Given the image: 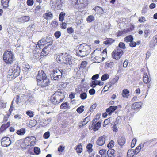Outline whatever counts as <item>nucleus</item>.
<instances>
[{
  "mask_svg": "<svg viewBox=\"0 0 157 157\" xmlns=\"http://www.w3.org/2000/svg\"><path fill=\"white\" fill-rule=\"evenodd\" d=\"M64 147L60 146L58 147V150L59 152H62L64 150Z\"/></svg>",
  "mask_w": 157,
  "mask_h": 157,
  "instance_id": "nucleus-56",
  "label": "nucleus"
},
{
  "mask_svg": "<svg viewBox=\"0 0 157 157\" xmlns=\"http://www.w3.org/2000/svg\"><path fill=\"white\" fill-rule=\"evenodd\" d=\"M36 139L35 137L34 136H31L30 137H28L26 138L25 141H26V140L27 141H30V145L33 146L35 143V140Z\"/></svg>",
  "mask_w": 157,
  "mask_h": 157,
  "instance_id": "nucleus-18",
  "label": "nucleus"
},
{
  "mask_svg": "<svg viewBox=\"0 0 157 157\" xmlns=\"http://www.w3.org/2000/svg\"><path fill=\"white\" fill-rule=\"evenodd\" d=\"M63 70H53L52 73L50 74L51 78L52 80H59L62 77L63 74Z\"/></svg>",
  "mask_w": 157,
  "mask_h": 157,
  "instance_id": "nucleus-7",
  "label": "nucleus"
},
{
  "mask_svg": "<svg viewBox=\"0 0 157 157\" xmlns=\"http://www.w3.org/2000/svg\"><path fill=\"white\" fill-rule=\"evenodd\" d=\"M50 136V133L48 132H47L45 133L43 135V137L45 139H47Z\"/></svg>",
  "mask_w": 157,
  "mask_h": 157,
  "instance_id": "nucleus-55",
  "label": "nucleus"
},
{
  "mask_svg": "<svg viewBox=\"0 0 157 157\" xmlns=\"http://www.w3.org/2000/svg\"><path fill=\"white\" fill-rule=\"evenodd\" d=\"M26 114L27 115L29 116L30 117H33L34 114L32 111L30 110L27 111L26 112Z\"/></svg>",
  "mask_w": 157,
  "mask_h": 157,
  "instance_id": "nucleus-48",
  "label": "nucleus"
},
{
  "mask_svg": "<svg viewBox=\"0 0 157 157\" xmlns=\"http://www.w3.org/2000/svg\"><path fill=\"white\" fill-rule=\"evenodd\" d=\"M84 106H81L77 109V111L79 113H81L84 110L83 109Z\"/></svg>",
  "mask_w": 157,
  "mask_h": 157,
  "instance_id": "nucleus-45",
  "label": "nucleus"
},
{
  "mask_svg": "<svg viewBox=\"0 0 157 157\" xmlns=\"http://www.w3.org/2000/svg\"><path fill=\"white\" fill-rule=\"evenodd\" d=\"M48 37H47L45 39H42L41 40L38 41L35 49V51H37V53L40 52V49L41 48V47H42L44 44H46V43L49 44H48L47 45V46L50 45L52 44L53 42L52 41V40L50 41H48Z\"/></svg>",
  "mask_w": 157,
  "mask_h": 157,
  "instance_id": "nucleus-6",
  "label": "nucleus"
},
{
  "mask_svg": "<svg viewBox=\"0 0 157 157\" xmlns=\"http://www.w3.org/2000/svg\"><path fill=\"white\" fill-rule=\"evenodd\" d=\"M10 0H2L1 3L2 6L4 8H7L8 6V4Z\"/></svg>",
  "mask_w": 157,
  "mask_h": 157,
  "instance_id": "nucleus-24",
  "label": "nucleus"
},
{
  "mask_svg": "<svg viewBox=\"0 0 157 157\" xmlns=\"http://www.w3.org/2000/svg\"><path fill=\"white\" fill-rule=\"evenodd\" d=\"M75 3L79 8H83L88 5V2L87 0H76Z\"/></svg>",
  "mask_w": 157,
  "mask_h": 157,
  "instance_id": "nucleus-11",
  "label": "nucleus"
},
{
  "mask_svg": "<svg viewBox=\"0 0 157 157\" xmlns=\"http://www.w3.org/2000/svg\"><path fill=\"white\" fill-rule=\"evenodd\" d=\"M63 96L62 93L58 91L51 97L50 99L51 102L53 104H58L63 101Z\"/></svg>",
  "mask_w": 157,
  "mask_h": 157,
  "instance_id": "nucleus-4",
  "label": "nucleus"
},
{
  "mask_svg": "<svg viewBox=\"0 0 157 157\" xmlns=\"http://www.w3.org/2000/svg\"><path fill=\"white\" fill-rule=\"evenodd\" d=\"M95 12L97 13L100 14L102 13L103 12V10L101 8L99 7H96L94 9Z\"/></svg>",
  "mask_w": 157,
  "mask_h": 157,
  "instance_id": "nucleus-35",
  "label": "nucleus"
},
{
  "mask_svg": "<svg viewBox=\"0 0 157 157\" xmlns=\"http://www.w3.org/2000/svg\"><path fill=\"white\" fill-rule=\"evenodd\" d=\"M3 58L6 63L11 64L15 60V57L13 53L11 51H6L3 53Z\"/></svg>",
  "mask_w": 157,
  "mask_h": 157,
  "instance_id": "nucleus-3",
  "label": "nucleus"
},
{
  "mask_svg": "<svg viewBox=\"0 0 157 157\" xmlns=\"http://www.w3.org/2000/svg\"><path fill=\"white\" fill-rule=\"evenodd\" d=\"M99 75L98 74H95L92 77L91 79L93 80H96L98 79L99 77Z\"/></svg>",
  "mask_w": 157,
  "mask_h": 157,
  "instance_id": "nucleus-60",
  "label": "nucleus"
},
{
  "mask_svg": "<svg viewBox=\"0 0 157 157\" xmlns=\"http://www.w3.org/2000/svg\"><path fill=\"white\" fill-rule=\"evenodd\" d=\"M129 92L127 89H124L122 91V96L124 98H127L129 96Z\"/></svg>",
  "mask_w": 157,
  "mask_h": 157,
  "instance_id": "nucleus-28",
  "label": "nucleus"
},
{
  "mask_svg": "<svg viewBox=\"0 0 157 157\" xmlns=\"http://www.w3.org/2000/svg\"><path fill=\"white\" fill-rule=\"evenodd\" d=\"M27 5L29 6H31L33 3V0H27Z\"/></svg>",
  "mask_w": 157,
  "mask_h": 157,
  "instance_id": "nucleus-63",
  "label": "nucleus"
},
{
  "mask_svg": "<svg viewBox=\"0 0 157 157\" xmlns=\"http://www.w3.org/2000/svg\"><path fill=\"white\" fill-rule=\"evenodd\" d=\"M10 126L9 123H7L6 124L2 125L0 128V132L5 130Z\"/></svg>",
  "mask_w": 157,
  "mask_h": 157,
  "instance_id": "nucleus-26",
  "label": "nucleus"
},
{
  "mask_svg": "<svg viewBox=\"0 0 157 157\" xmlns=\"http://www.w3.org/2000/svg\"><path fill=\"white\" fill-rule=\"evenodd\" d=\"M97 104H93L92 105V106L90 107V112L93 111L94 109L96 108L97 106Z\"/></svg>",
  "mask_w": 157,
  "mask_h": 157,
  "instance_id": "nucleus-53",
  "label": "nucleus"
},
{
  "mask_svg": "<svg viewBox=\"0 0 157 157\" xmlns=\"http://www.w3.org/2000/svg\"><path fill=\"white\" fill-rule=\"evenodd\" d=\"M56 60L59 63H63L69 65H71L72 63L71 56L66 54H62L58 56L56 58Z\"/></svg>",
  "mask_w": 157,
  "mask_h": 157,
  "instance_id": "nucleus-2",
  "label": "nucleus"
},
{
  "mask_svg": "<svg viewBox=\"0 0 157 157\" xmlns=\"http://www.w3.org/2000/svg\"><path fill=\"white\" fill-rule=\"evenodd\" d=\"M90 47L87 45H80L78 49L76 51L77 56L80 57L87 56L90 53Z\"/></svg>",
  "mask_w": 157,
  "mask_h": 157,
  "instance_id": "nucleus-1",
  "label": "nucleus"
},
{
  "mask_svg": "<svg viewBox=\"0 0 157 157\" xmlns=\"http://www.w3.org/2000/svg\"><path fill=\"white\" fill-rule=\"evenodd\" d=\"M92 145L90 143H89L86 146V148L87 149V151L89 153L92 152L93 149L92 148Z\"/></svg>",
  "mask_w": 157,
  "mask_h": 157,
  "instance_id": "nucleus-32",
  "label": "nucleus"
},
{
  "mask_svg": "<svg viewBox=\"0 0 157 157\" xmlns=\"http://www.w3.org/2000/svg\"><path fill=\"white\" fill-rule=\"evenodd\" d=\"M65 13L63 12H61L59 15V21H62L64 18V16L65 15Z\"/></svg>",
  "mask_w": 157,
  "mask_h": 157,
  "instance_id": "nucleus-39",
  "label": "nucleus"
},
{
  "mask_svg": "<svg viewBox=\"0 0 157 157\" xmlns=\"http://www.w3.org/2000/svg\"><path fill=\"white\" fill-rule=\"evenodd\" d=\"M6 106V103L4 102H1L0 103V108L3 109L5 108Z\"/></svg>",
  "mask_w": 157,
  "mask_h": 157,
  "instance_id": "nucleus-59",
  "label": "nucleus"
},
{
  "mask_svg": "<svg viewBox=\"0 0 157 157\" xmlns=\"http://www.w3.org/2000/svg\"><path fill=\"white\" fill-rule=\"evenodd\" d=\"M25 132V128L17 130V133L19 135H24Z\"/></svg>",
  "mask_w": 157,
  "mask_h": 157,
  "instance_id": "nucleus-31",
  "label": "nucleus"
},
{
  "mask_svg": "<svg viewBox=\"0 0 157 157\" xmlns=\"http://www.w3.org/2000/svg\"><path fill=\"white\" fill-rule=\"evenodd\" d=\"M95 80L92 81L90 83V86L92 88H94L95 86Z\"/></svg>",
  "mask_w": 157,
  "mask_h": 157,
  "instance_id": "nucleus-58",
  "label": "nucleus"
},
{
  "mask_svg": "<svg viewBox=\"0 0 157 157\" xmlns=\"http://www.w3.org/2000/svg\"><path fill=\"white\" fill-rule=\"evenodd\" d=\"M117 108V106H111L106 109V112L108 114L110 115Z\"/></svg>",
  "mask_w": 157,
  "mask_h": 157,
  "instance_id": "nucleus-19",
  "label": "nucleus"
},
{
  "mask_svg": "<svg viewBox=\"0 0 157 157\" xmlns=\"http://www.w3.org/2000/svg\"><path fill=\"white\" fill-rule=\"evenodd\" d=\"M77 152L78 153H81L82 150V146L81 143L79 144L78 145L76 146V149Z\"/></svg>",
  "mask_w": 157,
  "mask_h": 157,
  "instance_id": "nucleus-30",
  "label": "nucleus"
},
{
  "mask_svg": "<svg viewBox=\"0 0 157 157\" xmlns=\"http://www.w3.org/2000/svg\"><path fill=\"white\" fill-rule=\"evenodd\" d=\"M80 97L82 100H84L87 98V94L85 92L82 93L80 94Z\"/></svg>",
  "mask_w": 157,
  "mask_h": 157,
  "instance_id": "nucleus-43",
  "label": "nucleus"
},
{
  "mask_svg": "<svg viewBox=\"0 0 157 157\" xmlns=\"http://www.w3.org/2000/svg\"><path fill=\"white\" fill-rule=\"evenodd\" d=\"M30 19V17L28 16H23L21 17L20 19V20L21 23H24L28 21Z\"/></svg>",
  "mask_w": 157,
  "mask_h": 157,
  "instance_id": "nucleus-23",
  "label": "nucleus"
},
{
  "mask_svg": "<svg viewBox=\"0 0 157 157\" xmlns=\"http://www.w3.org/2000/svg\"><path fill=\"white\" fill-rule=\"evenodd\" d=\"M60 109H63L67 108H70V106L69 104L67 102H65V103H62L60 106Z\"/></svg>",
  "mask_w": 157,
  "mask_h": 157,
  "instance_id": "nucleus-27",
  "label": "nucleus"
},
{
  "mask_svg": "<svg viewBox=\"0 0 157 157\" xmlns=\"http://www.w3.org/2000/svg\"><path fill=\"white\" fill-rule=\"evenodd\" d=\"M47 78L46 74L44 73L43 71L41 70L39 71L36 76V79L38 81H40Z\"/></svg>",
  "mask_w": 157,
  "mask_h": 157,
  "instance_id": "nucleus-13",
  "label": "nucleus"
},
{
  "mask_svg": "<svg viewBox=\"0 0 157 157\" xmlns=\"http://www.w3.org/2000/svg\"><path fill=\"white\" fill-rule=\"evenodd\" d=\"M106 136L103 135L98 138L96 141L97 144L99 146L103 145L105 141Z\"/></svg>",
  "mask_w": 157,
  "mask_h": 157,
  "instance_id": "nucleus-14",
  "label": "nucleus"
},
{
  "mask_svg": "<svg viewBox=\"0 0 157 157\" xmlns=\"http://www.w3.org/2000/svg\"><path fill=\"white\" fill-rule=\"evenodd\" d=\"M87 62L86 61H83L82 62L80 66L79 67V69L84 68L86 66Z\"/></svg>",
  "mask_w": 157,
  "mask_h": 157,
  "instance_id": "nucleus-37",
  "label": "nucleus"
},
{
  "mask_svg": "<svg viewBox=\"0 0 157 157\" xmlns=\"http://www.w3.org/2000/svg\"><path fill=\"white\" fill-rule=\"evenodd\" d=\"M146 21V20L144 17L142 16L139 17V21L140 23H144Z\"/></svg>",
  "mask_w": 157,
  "mask_h": 157,
  "instance_id": "nucleus-51",
  "label": "nucleus"
},
{
  "mask_svg": "<svg viewBox=\"0 0 157 157\" xmlns=\"http://www.w3.org/2000/svg\"><path fill=\"white\" fill-rule=\"evenodd\" d=\"M20 69L18 65L15 64L12 68L10 69L8 72V75L11 76L12 78H15L18 76L20 74Z\"/></svg>",
  "mask_w": 157,
  "mask_h": 157,
  "instance_id": "nucleus-5",
  "label": "nucleus"
},
{
  "mask_svg": "<svg viewBox=\"0 0 157 157\" xmlns=\"http://www.w3.org/2000/svg\"><path fill=\"white\" fill-rule=\"evenodd\" d=\"M100 154L101 155V157H106V150L102 149L99 151Z\"/></svg>",
  "mask_w": 157,
  "mask_h": 157,
  "instance_id": "nucleus-33",
  "label": "nucleus"
},
{
  "mask_svg": "<svg viewBox=\"0 0 157 157\" xmlns=\"http://www.w3.org/2000/svg\"><path fill=\"white\" fill-rule=\"evenodd\" d=\"M136 141L137 140L135 138H134L132 140L131 144V147L132 148H133L134 147Z\"/></svg>",
  "mask_w": 157,
  "mask_h": 157,
  "instance_id": "nucleus-54",
  "label": "nucleus"
},
{
  "mask_svg": "<svg viewBox=\"0 0 157 157\" xmlns=\"http://www.w3.org/2000/svg\"><path fill=\"white\" fill-rule=\"evenodd\" d=\"M61 3V0H51L50 3L52 5V7L54 8L57 7Z\"/></svg>",
  "mask_w": 157,
  "mask_h": 157,
  "instance_id": "nucleus-15",
  "label": "nucleus"
},
{
  "mask_svg": "<svg viewBox=\"0 0 157 157\" xmlns=\"http://www.w3.org/2000/svg\"><path fill=\"white\" fill-rule=\"evenodd\" d=\"M94 20V17L92 15H90L88 16L87 18V21L90 22Z\"/></svg>",
  "mask_w": 157,
  "mask_h": 157,
  "instance_id": "nucleus-44",
  "label": "nucleus"
},
{
  "mask_svg": "<svg viewBox=\"0 0 157 157\" xmlns=\"http://www.w3.org/2000/svg\"><path fill=\"white\" fill-rule=\"evenodd\" d=\"M38 85L41 87H44L48 86L50 83V81L48 78H46L40 81H38Z\"/></svg>",
  "mask_w": 157,
  "mask_h": 157,
  "instance_id": "nucleus-10",
  "label": "nucleus"
},
{
  "mask_svg": "<svg viewBox=\"0 0 157 157\" xmlns=\"http://www.w3.org/2000/svg\"><path fill=\"white\" fill-rule=\"evenodd\" d=\"M136 43L133 40L131 41L129 43L130 46L131 47H134L136 46Z\"/></svg>",
  "mask_w": 157,
  "mask_h": 157,
  "instance_id": "nucleus-61",
  "label": "nucleus"
},
{
  "mask_svg": "<svg viewBox=\"0 0 157 157\" xmlns=\"http://www.w3.org/2000/svg\"><path fill=\"white\" fill-rule=\"evenodd\" d=\"M114 142L113 140H111L107 145V147L109 148H111L114 146Z\"/></svg>",
  "mask_w": 157,
  "mask_h": 157,
  "instance_id": "nucleus-42",
  "label": "nucleus"
},
{
  "mask_svg": "<svg viewBox=\"0 0 157 157\" xmlns=\"http://www.w3.org/2000/svg\"><path fill=\"white\" fill-rule=\"evenodd\" d=\"M124 41L127 42H130L132 40H133V38L132 36L129 35L127 36L124 39Z\"/></svg>",
  "mask_w": 157,
  "mask_h": 157,
  "instance_id": "nucleus-34",
  "label": "nucleus"
},
{
  "mask_svg": "<svg viewBox=\"0 0 157 157\" xmlns=\"http://www.w3.org/2000/svg\"><path fill=\"white\" fill-rule=\"evenodd\" d=\"M90 121V117H87L84 119L83 121L82 124V126H83L86 125Z\"/></svg>",
  "mask_w": 157,
  "mask_h": 157,
  "instance_id": "nucleus-38",
  "label": "nucleus"
},
{
  "mask_svg": "<svg viewBox=\"0 0 157 157\" xmlns=\"http://www.w3.org/2000/svg\"><path fill=\"white\" fill-rule=\"evenodd\" d=\"M1 141L2 146L4 147L9 146L11 143L10 138L7 137H3L1 139Z\"/></svg>",
  "mask_w": 157,
  "mask_h": 157,
  "instance_id": "nucleus-9",
  "label": "nucleus"
},
{
  "mask_svg": "<svg viewBox=\"0 0 157 157\" xmlns=\"http://www.w3.org/2000/svg\"><path fill=\"white\" fill-rule=\"evenodd\" d=\"M114 41V40L111 38H109L106 40L104 41V43L107 45H111L112 43Z\"/></svg>",
  "mask_w": 157,
  "mask_h": 157,
  "instance_id": "nucleus-29",
  "label": "nucleus"
},
{
  "mask_svg": "<svg viewBox=\"0 0 157 157\" xmlns=\"http://www.w3.org/2000/svg\"><path fill=\"white\" fill-rule=\"evenodd\" d=\"M95 92V90L94 88H92L89 91L90 94L91 95L94 94Z\"/></svg>",
  "mask_w": 157,
  "mask_h": 157,
  "instance_id": "nucleus-64",
  "label": "nucleus"
},
{
  "mask_svg": "<svg viewBox=\"0 0 157 157\" xmlns=\"http://www.w3.org/2000/svg\"><path fill=\"white\" fill-rule=\"evenodd\" d=\"M109 78V75L107 74H104L101 77V80L102 81H105L107 80Z\"/></svg>",
  "mask_w": 157,
  "mask_h": 157,
  "instance_id": "nucleus-41",
  "label": "nucleus"
},
{
  "mask_svg": "<svg viewBox=\"0 0 157 157\" xmlns=\"http://www.w3.org/2000/svg\"><path fill=\"white\" fill-rule=\"evenodd\" d=\"M156 44H157V34L151 40L150 44V46L151 48H153Z\"/></svg>",
  "mask_w": 157,
  "mask_h": 157,
  "instance_id": "nucleus-17",
  "label": "nucleus"
},
{
  "mask_svg": "<svg viewBox=\"0 0 157 157\" xmlns=\"http://www.w3.org/2000/svg\"><path fill=\"white\" fill-rule=\"evenodd\" d=\"M151 31L150 30H146L144 31V37L146 38L150 34Z\"/></svg>",
  "mask_w": 157,
  "mask_h": 157,
  "instance_id": "nucleus-46",
  "label": "nucleus"
},
{
  "mask_svg": "<svg viewBox=\"0 0 157 157\" xmlns=\"http://www.w3.org/2000/svg\"><path fill=\"white\" fill-rule=\"evenodd\" d=\"M143 81L145 83H147L151 81V79L149 78L148 76L147 73H144L143 77Z\"/></svg>",
  "mask_w": 157,
  "mask_h": 157,
  "instance_id": "nucleus-21",
  "label": "nucleus"
},
{
  "mask_svg": "<svg viewBox=\"0 0 157 157\" xmlns=\"http://www.w3.org/2000/svg\"><path fill=\"white\" fill-rule=\"evenodd\" d=\"M61 33L59 31L56 32L54 34L55 36L57 39H58L61 36Z\"/></svg>",
  "mask_w": 157,
  "mask_h": 157,
  "instance_id": "nucleus-50",
  "label": "nucleus"
},
{
  "mask_svg": "<svg viewBox=\"0 0 157 157\" xmlns=\"http://www.w3.org/2000/svg\"><path fill=\"white\" fill-rule=\"evenodd\" d=\"M34 151L36 154H38L40 152V149L38 147H35L34 148Z\"/></svg>",
  "mask_w": 157,
  "mask_h": 157,
  "instance_id": "nucleus-52",
  "label": "nucleus"
},
{
  "mask_svg": "<svg viewBox=\"0 0 157 157\" xmlns=\"http://www.w3.org/2000/svg\"><path fill=\"white\" fill-rule=\"evenodd\" d=\"M123 53V51L121 49L117 48L112 52V57L115 59L118 60L121 56Z\"/></svg>",
  "mask_w": 157,
  "mask_h": 157,
  "instance_id": "nucleus-8",
  "label": "nucleus"
},
{
  "mask_svg": "<svg viewBox=\"0 0 157 157\" xmlns=\"http://www.w3.org/2000/svg\"><path fill=\"white\" fill-rule=\"evenodd\" d=\"M118 46L119 48L124 49L126 48L125 44L123 42H120Z\"/></svg>",
  "mask_w": 157,
  "mask_h": 157,
  "instance_id": "nucleus-49",
  "label": "nucleus"
},
{
  "mask_svg": "<svg viewBox=\"0 0 157 157\" xmlns=\"http://www.w3.org/2000/svg\"><path fill=\"white\" fill-rule=\"evenodd\" d=\"M107 155L108 157H115L114 155V151L112 150L108 151Z\"/></svg>",
  "mask_w": 157,
  "mask_h": 157,
  "instance_id": "nucleus-36",
  "label": "nucleus"
},
{
  "mask_svg": "<svg viewBox=\"0 0 157 157\" xmlns=\"http://www.w3.org/2000/svg\"><path fill=\"white\" fill-rule=\"evenodd\" d=\"M141 149V144H140L139 146H137L135 150V153L136 154H137L140 151V149Z\"/></svg>",
  "mask_w": 157,
  "mask_h": 157,
  "instance_id": "nucleus-47",
  "label": "nucleus"
},
{
  "mask_svg": "<svg viewBox=\"0 0 157 157\" xmlns=\"http://www.w3.org/2000/svg\"><path fill=\"white\" fill-rule=\"evenodd\" d=\"M48 46H46L45 47H44L42 50V51L41 52V54L42 55L44 56H46L47 54V51H46V50L47 48H48Z\"/></svg>",
  "mask_w": 157,
  "mask_h": 157,
  "instance_id": "nucleus-40",
  "label": "nucleus"
},
{
  "mask_svg": "<svg viewBox=\"0 0 157 157\" xmlns=\"http://www.w3.org/2000/svg\"><path fill=\"white\" fill-rule=\"evenodd\" d=\"M118 143L120 145H123L125 143V139L124 137H119L118 139Z\"/></svg>",
  "mask_w": 157,
  "mask_h": 157,
  "instance_id": "nucleus-20",
  "label": "nucleus"
},
{
  "mask_svg": "<svg viewBox=\"0 0 157 157\" xmlns=\"http://www.w3.org/2000/svg\"><path fill=\"white\" fill-rule=\"evenodd\" d=\"M35 27L34 24H31L28 28V30L30 29L31 30H33L34 29Z\"/></svg>",
  "mask_w": 157,
  "mask_h": 157,
  "instance_id": "nucleus-62",
  "label": "nucleus"
},
{
  "mask_svg": "<svg viewBox=\"0 0 157 157\" xmlns=\"http://www.w3.org/2000/svg\"><path fill=\"white\" fill-rule=\"evenodd\" d=\"M43 16L45 19L49 20L53 18V15L50 12H48L44 14Z\"/></svg>",
  "mask_w": 157,
  "mask_h": 157,
  "instance_id": "nucleus-22",
  "label": "nucleus"
},
{
  "mask_svg": "<svg viewBox=\"0 0 157 157\" xmlns=\"http://www.w3.org/2000/svg\"><path fill=\"white\" fill-rule=\"evenodd\" d=\"M40 6H37L36 8L34 10V12L35 13H38L40 11Z\"/></svg>",
  "mask_w": 157,
  "mask_h": 157,
  "instance_id": "nucleus-57",
  "label": "nucleus"
},
{
  "mask_svg": "<svg viewBox=\"0 0 157 157\" xmlns=\"http://www.w3.org/2000/svg\"><path fill=\"white\" fill-rule=\"evenodd\" d=\"M94 120H93L92 124L91 125H89V128L90 129H92L94 131H96L98 130L101 126V123L100 122H98L96 124L94 123Z\"/></svg>",
  "mask_w": 157,
  "mask_h": 157,
  "instance_id": "nucleus-12",
  "label": "nucleus"
},
{
  "mask_svg": "<svg viewBox=\"0 0 157 157\" xmlns=\"http://www.w3.org/2000/svg\"><path fill=\"white\" fill-rule=\"evenodd\" d=\"M141 102H136L132 104L131 107L133 109L138 111L139 108L141 106Z\"/></svg>",
  "mask_w": 157,
  "mask_h": 157,
  "instance_id": "nucleus-16",
  "label": "nucleus"
},
{
  "mask_svg": "<svg viewBox=\"0 0 157 157\" xmlns=\"http://www.w3.org/2000/svg\"><path fill=\"white\" fill-rule=\"evenodd\" d=\"M135 154L134 150L130 149L128 150L127 152V157H132Z\"/></svg>",
  "mask_w": 157,
  "mask_h": 157,
  "instance_id": "nucleus-25",
  "label": "nucleus"
}]
</instances>
